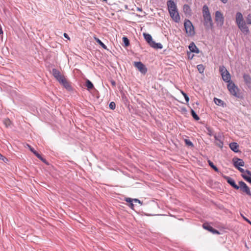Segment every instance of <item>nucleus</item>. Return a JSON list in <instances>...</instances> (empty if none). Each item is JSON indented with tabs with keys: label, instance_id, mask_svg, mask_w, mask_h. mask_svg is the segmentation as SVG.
Masks as SVG:
<instances>
[{
	"label": "nucleus",
	"instance_id": "obj_43",
	"mask_svg": "<svg viewBox=\"0 0 251 251\" xmlns=\"http://www.w3.org/2000/svg\"><path fill=\"white\" fill-rule=\"evenodd\" d=\"M133 201H134L135 202H138L141 204H142V202L139 200L137 199H133Z\"/></svg>",
	"mask_w": 251,
	"mask_h": 251
},
{
	"label": "nucleus",
	"instance_id": "obj_13",
	"mask_svg": "<svg viewBox=\"0 0 251 251\" xmlns=\"http://www.w3.org/2000/svg\"><path fill=\"white\" fill-rule=\"evenodd\" d=\"M223 177L225 178V180L227 181V182L230 184L233 188L236 190L239 189V186L237 185L234 180L232 179V178L230 177L229 176H223Z\"/></svg>",
	"mask_w": 251,
	"mask_h": 251
},
{
	"label": "nucleus",
	"instance_id": "obj_52",
	"mask_svg": "<svg viewBox=\"0 0 251 251\" xmlns=\"http://www.w3.org/2000/svg\"><path fill=\"white\" fill-rule=\"evenodd\" d=\"M133 206H134V204L132 203H132H130V207L131 208H133Z\"/></svg>",
	"mask_w": 251,
	"mask_h": 251
},
{
	"label": "nucleus",
	"instance_id": "obj_11",
	"mask_svg": "<svg viewBox=\"0 0 251 251\" xmlns=\"http://www.w3.org/2000/svg\"><path fill=\"white\" fill-rule=\"evenodd\" d=\"M239 189L241 191L244 193H245L248 196H251V192L250 189L244 182L240 181L239 182Z\"/></svg>",
	"mask_w": 251,
	"mask_h": 251
},
{
	"label": "nucleus",
	"instance_id": "obj_12",
	"mask_svg": "<svg viewBox=\"0 0 251 251\" xmlns=\"http://www.w3.org/2000/svg\"><path fill=\"white\" fill-rule=\"evenodd\" d=\"M215 138V144L216 146L220 148H222L223 147V142L222 141L223 137L220 133L215 134L214 136Z\"/></svg>",
	"mask_w": 251,
	"mask_h": 251
},
{
	"label": "nucleus",
	"instance_id": "obj_41",
	"mask_svg": "<svg viewBox=\"0 0 251 251\" xmlns=\"http://www.w3.org/2000/svg\"><path fill=\"white\" fill-rule=\"evenodd\" d=\"M211 232L214 234H220V232H219L218 230H217L213 228V229L211 230Z\"/></svg>",
	"mask_w": 251,
	"mask_h": 251
},
{
	"label": "nucleus",
	"instance_id": "obj_38",
	"mask_svg": "<svg viewBox=\"0 0 251 251\" xmlns=\"http://www.w3.org/2000/svg\"><path fill=\"white\" fill-rule=\"evenodd\" d=\"M109 108L111 109H112V110H114V109H115V107H116V104H115V103L114 102H111L109 104Z\"/></svg>",
	"mask_w": 251,
	"mask_h": 251
},
{
	"label": "nucleus",
	"instance_id": "obj_15",
	"mask_svg": "<svg viewBox=\"0 0 251 251\" xmlns=\"http://www.w3.org/2000/svg\"><path fill=\"white\" fill-rule=\"evenodd\" d=\"M204 19V25L207 29H211L213 26V23L212 22L211 17L203 18Z\"/></svg>",
	"mask_w": 251,
	"mask_h": 251
},
{
	"label": "nucleus",
	"instance_id": "obj_10",
	"mask_svg": "<svg viewBox=\"0 0 251 251\" xmlns=\"http://www.w3.org/2000/svg\"><path fill=\"white\" fill-rule=\"evenodd\" d=\"M215 21L218 25L222 26L224 23V17L223 14L220 11L215 12Z\"/></svg>",
	"mask_w": 251,
	"mask_h": 251
},
{
	"label": "nucleus",
	"instance_id": "obj_35",
	"mask_svg": "<svg viewBox=\"0 0 251 251\" xmlns=\"http://www.w3.org/2000/svg\"><path fill=\"white\" fill-rule=\"evenodd\" d=\"M3 123L7 127L10 125L11 121L9 119H5L3 121Z\"/></svg>",
	"mask_w": 251,
	"mask_h": 251
},
{
	"label": "nucleus",
	"instance_id": "obj_16",
	"mask_svg": "<svg viewBox=\"0 0 251 251\" xmlns=\"http://www.w3.org/2000/svg\"><path fill=\"white\" fill-rule=\"evenodd\" d=\"M243 79L245 83L249 88H251V77L248 74H244L243 75Z\"/></svg>",
	"mask_w": 251,
	"mask_h": 251
},
{
	"label": "nucleus",
	"instance_id": "obj_28",
	"mask_svg": "<svg viewBox=\"0 0 251 251\" xmlns=\"http://www.w3.org/2000/svg\"><path fill=\"white\" fill-rule=\"evenodd\" d=\"M202 226L204 229H207L210 232L211 230L213 229V227L207 223L203 224Z\"/></svg>",
	"mask_w": 251,
	"mask_h": 251
},
{
	"label": "nucleus",
	"instance_id": "obj_30",
	"mask_svg": "<svg viewBox=\"0 0 251 251\" xmlns=\"http://www.w3.org/2000/svg\"><path fill=\"white\" fill-rule=\"evenodd\" d=\"M34 154L39 159H40L41 160H42L44 162H46V160L44 159L41 155L38 153L36 151H34L33 152Z\"/></svg>",
	"mask_w": 251,
	"mask_h": 251
},
{
	"label": "nucleus",
	"instance_id": "obj_14",
	"mask_svg": "<svg viewBox=\"0 0 251 251\" xmlns=\"http://www.w3.org/2000/svg\"><path fill=\"white\" fill-rule=\"evenodd\" d=\"M232 161L234 166L237 169L240 167V166L243 167L245 165L244 161L241 159L234 157Z\"/></svg>",
	"mask_w": 251,
	"mask_h": 251
},
{
	"label": "nucleus",
	"instance_id": "obj_45",
	"mask_svg": "<svg viewBox=\"0 0 251 251\" xmlns=\"http://www.w3.org/2000/svg\"><path fill=\"white\" fill-rule=\"evenodd\" d=\"M64 36L66 38H67V39H69V40L70 39V38H69V37L67 33H64Z\"/></svg>",
	"mask_w": 251,
	"mask_h": 251
},
{
	"label": "nucleus",
	"instance_id": "obj_36",
	"mask_svg": "<svg viewBox=\"0 0 251 251\" xmlns=\"http://www.w3.org/2000/svg\"><path fill=\"white\" fill-rule=\"evenodd\" d=\"M181 94L183 95V96H184L185 99V100L187 102H188L189 100V97L187 96V95L184 93V92L183 91H181Z\"/></svg>",
	"mask_w": 251,
	"mask_h": 251
},
{
	"label": "nucleus",
	"instance_id": "obj_20",
	"mask_svg": "<svg viewBox=\"0 0 251 251\" xmlns=\"http://www.w3.org/2000/svg\"><path fill=\"white\" fill-rule=\"evenodd\" d=\"M183 11L186 14L190 15L191 14V9L189 5L184 4L183 6Z\"/></svg>",
	"mask_w": 251,
	"mask_h": 251
},
{
	"label": "nucleus",
	"instance_id": "obj_24",
	"mask_svg": "<svg viewBox=\"0 0 251 251\" xmlns=\"http://www.w3.org/2000/svg\"><path fill=\"white\" fill-rule=\"evenodd\" d=\"M237 169L242 173V174H245V173H246L248 175L251 176V172L249 170H246V171L243 169V168L239 167L237 168Z\"/></svg>",
	"mask_w": 251,
	"mask_h": 251
},
{
	"label": "nucleus",
	"instance_id": "obj_3",
	"mask_svg": "<svg viewBox=\"0 0 251 251\" xmlns=\"http://www.w3.org/2000/svg\"><path fill=\"white\" fill-rule=\"evenodd\" d=\"M144 38L148 42V43L153 48L161 49L163 46L160 43H156L154 41L152 40L151 36L148 33L143 34Z\"/></svg>",
	"mask_w": 251,
	"mask_h": 251
},
{
	"label": "nucleus",
	"instance_id": "obj_2",
	"mask_svg": "<svg viewBox=\"0 0 251 251\" xmlns=\"http://www.w3.org/2000/svg\"><path fill=\"white\" fill-rule=\"evenodd\" d=\"M168 9L171 18L176 22L180 21V16L177 10L176 5L175 2L169 0L167 2Z\"/></svg>",
	"mask_w": 251,
	"mask_h": 251
},
{
	"label": "nucleus",
	"instance_id": "obj_37",
	"mask_svg": "<svg viewBox=\"0 0 251 251\" xmlns=\"http://www.w3.org/2000/svg\"><path fill=\"white\" fill-rule=\"evenodd\" d=\"M0 159L2 160L4 163H7V162L8 161V159L6 158L5 156H3L0 153Z\"/></svg>",
	"mask_w": 251,
	"mask_h": 251
},
{
	"label": "nucleus",
	"instance_id": "obj_19",
	"mask_svg": "<svg viewBox=\"0 0 251 251\" xmlns=\"http://www.w3.org/2000/svg\"><path fill=\"white\" fill-rule=\"evenodd\" d=\"M189 49L191 52H195L197 53H199L200 52L199 49L197 47V46L193 42H192L190 44V45L189 46Z\"/></svg>",
	"mask_w": 251,
	"mask_h": 251
},
{
	"label": "nucleus",
	"instance_id": "obj_39",
	"mask_svg": "<svg viewBox=\"0 0 251 251\" xmlns=\"http://www.w3.org/2000/svg\"><path fill=\"white\" fill-rule=\"evenodd\" d=\"M125 201L129 203H132L133 201V199L130 198H126L125 199Z\"/></svg>",
	"mask_w": 251,
	"mask_h": 251
},
{
	"label": "nucleus",
	"instance_id": "obj_21",
	"mask_svg": "<svg viewBox=\"0 0 251 251\" xmlns=\"http://www.w3.org/2000/svg\"><path fill=\"white\" fill-rule=\"evenodd\" d=\"M61 84H62L68 90H72V87L66 79H65V80H64Z\"/></svg>",
	"mask_w": 251,
	"mask_h": 251
},
{
	"label": "nucleus",
	"instance_id": "obj_47",
	"mask_svg": "<svg viewBox=\"0 0 251 251\" xmlns=\"http://www.w3.org/2000/svg\"><path fill=\"white\" fill-rule=\"evenodd\" d=\"M224 3H226L227 2L228 0H220Z\"/></svg>",
	"mask_w": 251,
	"mask_h": 251
},
{
	"label": "nucleus",
	"instance_id": "obj_7",
	"mask_svg": "<svg viewBox=\"0 0 251 251\" xmlns=\"http://www.w3.org/2000/svg\"><path fill=\"white\" fill-rule=\"evenodd\" d=\"M52 74L60 84H61L66 79L64 76L61 74L60 71L55 68L52 69Z\"/></svg>",
	"mask_w": 251,
	"mask_h": 251
},
{
	"label": "nucleus",
	"instance_id": "obj_48",
	"mask_svg": "<svg viewBox=\"0 0 251 251\" xmlns=\"http://www.w3.org/2000/svg\"><path fill=\"white\" fill-rule=\"evenodd\" d=\"M137 11H142V9L141 8H140V7H137Z\"/></svg>",
	"mask_w": 251,
	"mask_h": 251
},
{
	"label": "nucleus",
	"instance_id": "obj_53",
	"mask_svg": "<svg viewBox=\"0 0 251 251\" xmlns=\"http://www.w3.org/2000/svg\"><path fill=\"white\" fill-rule=\"evenodd\" d=\"M241 216L243 217V218L246 220V219H247V218H246L245 216H244L242 214H241Z\"/></svg>",
	"mask_w": 251,
	"mask_h": 251
},
{
	"label": "nucleus",
	"instance_id": "obj_17",
	"mask_svg": "<svg viewBox=\"0 0 251 251\" xmlns=\"http://www.w3.org/2000/svg\"><path fill=\"white\" fill-rule=\"evenodd\" d=\"M229 148L230 149L235 152H238L240 151L239 150V146L236 142H232L229 144Z\"/></svg>",
	"mask_w": 251,
	"mask_h": 251
},
{
	"label": "nucleus",
	"instance_id": "obj_5",
	"mask_svg": "<svg viewBox=\"0 0 251 251\" xmlns=\"http://www.w3.org/2000/svg\"><path fill=\"white\" fill-rule=\"evenodd\" d=\"M186 32L189 35H193L195 33L194 27L191 21L189 20H185L184 23Z\"/></svg>",
	"mask_w": 251,
	"mask_h": 251
},
{
	"label": "nucleus",
	"instance_id": "obj_33",
	"mask_svg": "<svg viewBox=\"0 0 251 251\" xmlns=\"http://www.w3.org/2000/svg\"><path fill=\"white\" fill-rule=\"evenodd\" d=\"M184 142H185V144L187 146H190V147H194V145H193V143L191 141H190L189 140L186 139L184 140Z\"/></svg>",
	"mask_w": 251,
	"mask_h": 251
},
{
	"label": "nucleus",
	"instance_id": "obj_44",
	"mask_svg": "<svg viewBox=\"0 0 251 251\" xmlns=\"http://www.w3.org/2000/svg\"><path fill=\"white\" fill-rule=\"evenodd\" d=\"M110 82L112 85L113 87H115L116 86V82L114 80H110Z\"/></svg>",
	"mask_w": 251,
	"mask_h": 251
},
{
	"label": "nucleus",
	"instance_id": "obj_26",
	"mask_svg": "<svg viewBox=\"0 0 251 251\" xmlns=\"http://www.w3.org/2000/svg\"><path fill=\"white\" fill-rule=\"evenodd\" d=\"M191 114L193 118L196 121H198L200 119L199 117L197 115L195 111L192 109L191 110Z\"/></svg>",
	"mask_w": 251,
	"mask_h": 251
},
{
	"label": "nucleus",
	"instance_id": "obj_23",
	"mask_svg": "<svg viewBox=\"0 0 251 251\" xmlns=\"http://www.w3.org/2000/svg\"><path fill=\"white\" fill-rule=\"evenodd\" d=\"M95 40L102 48L107 50V47L99 38L95 37Z\"/></svg>",
	"mask_w": 251,
	"mask_h": 251
},
{
	"label": "nucleus",
	"instance_id": "obj_1",
	"mask_svg": "<svg viewBox=\"0 0 251 251\" xmlns=\"http://www.w3.org/2000/svg\"><path fill=\"white\" fill-rule=\"evenodd\" d=\"M235 20L236 23L241 31L245 34H249L250 32L249 27L247 26V24L244 20L243 15L241 12H238L236 13Z\"/></svg>",
	"mask_w": 251,
	"mask_h": 251
},
{
	"label": "nucleus",
	"instance_id": "obj_31",
	"mask_svg": "<svg viewBox=\"0 0 251 251\" xmlns=\"http://www.w3.org/2000/svg\"><path fill=\"white\" fill-rule=\"evenodd\" d=\"M122 39L126 47H127L129 45V41L127 37H123Z\"/></svg>",
	"mask_w": 251,
	"mask_h": 251
},
{
	"label": "nucleus",
	"instance_id": "obj_4",
	"mask_svg": "<svg viewBox=\"0 0 251 251\" xmlns=\"http://www.w3.org/2000/svg\"><path fill=\"white\" fill-rule=\"evenodd\" d=\"M223 80L226 82H230V75L224 66H220L219 68Z\"/></svg>",
	"mask_w": 251,
	"mask_h": 251
},
{
	"label": "nucleus",
	"instance_id": "obj_22",
	"mask_svg": "<svg viewBox=\"0 0 251 251\" xmlns=\"http://www.w3.org/2000/svg\"><path fill=\"white\" fill-rule=\"evenodd\" d=\"M86 86L87 87L88 90H91L94 88L93 83L88 79L86 81Z\"/></svg>",
	"mask_w": 251,
	"mask_h": 251
},
{
	"label": "nucleus",
	"instance_id": "obj_8",
	"mask_svg": "<svg viewBox=\"0 0 251 251\" xmlns=\"http://www.w3.org/2000/svg\"><path fill=\"white\" fill-rule=\"evenodd\" d=\"M52 74L60 84H61L66 79L64 76L61 74L60 71L55 68L52 69Z\"/></svg>",
	"mask_w": 251,
	"mask_h": 251
},
{
	"label": "nucleus",
	"instance_id": "obj_29",
	"mask_svg": "<svg viewBox=\"0 0 251 251\" xmlns=\"http://www.w3.org/2000/svg\"><path fill=\"white\" fill-rule=\"evenodd\" d=\"M197 69L200 73L202 74L203 73L204 70V67L203 65L200 64L197 66Z\"/></svg>",
	"mask_w": 251,
	"mask_h": 251
},
{
	"label": "nucleus",
	"instance_id": "obj_54",
	"mask_svg": "<svg viewBox=\"0 0 251 251\" xmlns=\"http://www.w3.org/2000/svg\"><path fill=\"white\" fill-rule=\"evenodd\" d=\"M103 0V1H107V0Z\"/></svg>",
	"mask_w": 251,
	"mask_h": 251
},
{
	"label": "nucleus",
	"instance_id": "obj_50",
	"mask_svg": "<svg viewBox=\"0 0 251 251\" xmlns=\"http://www.w3.org/2000/svg\"><path fill=\"white\" fill-rule=\"evenodd\" d=\"M245 221L251 225V222L248 219H246Z\"/></svg>",
	"mask_w": 251,
	"mask_h": 251
},
{
	"label": "nucleus",
	"instance_id": "obj_40",
	"mask_svg": "<svg viewBox=\"0 0 251 251\" xmlns=\"http://www.w3.org/2000/svg\"><path fill=\"white\" fill-rule=\"evenodd\" d=\"M188 57L190 59H192L194 56V54H192L191 52H187Z\"/></svg>",
	"mask_w": 251,
	"mask_h": 251
},
{
	"label": "nucleus",
	"instance_id": "obj_51",
	"mask_svg": "<svg viewBox=\"0 0 251 251\" xmlns=\"http://www.w3.org/2000/svg\"><path fill=\"white\" fill-rule=\"evenodd\" d=\"M245 221L251 225V222L248 219H246Z\"/></svg>",
	"mask_w": 251,
	"mask_h": 251
},
{
	"label": "nucleus",
	"instance_id": "obj_46",
	"mask_svg": "<svg viewBox=\"0 0 251 251\" xmlns=\"http://www.w3.org/2000/svg\"><path fill=\"white\" fill-rule=\"evenodd\" d=\"M0 34H3V31L1 26H0Z\"/></svg>",
	"mask_w": 251,
	"mask_h": 251
},
{
	"label": "nucleus",
	"instance_id": "obj_9",
	"mask_svg": "<svg viewBox=\"0 0 251 251\" xmlns=\"http://www.w3.org/2000/svg\"><path fill=\"white\" fill-rule=\"evenodd\" d=\"M133 65L142 74L145 75L147 72V68L141 62H134Z\"/></svg>",
	"mask_w": 251,
	"mask_h": 251
},
{
	"label": "nucleus",
	"instance_id": "obj_49",
	"mask_svg": "<svg viewBox=\"0 0 251 251\" xmlns=\"http://www.w3.org/2000/svg\"><path fill=\"white\" fill-rule=\"evenodd\" d=\"M245 221L251 225V222L248 219H246Z\"/></svg>",
	"mask_w": 251,
	"mask_h": 251
},
{
	"label": "nucleus",
	"instance_id": "obj_34",
	"mask_svg": "<svg viewBox=\"0 0 251 251\" xmlns=\"http://www.w3.org/2000/svg\"><path fill=\"white\" fill-rule=\"evenodd\" d=\"M246 24L251 25V14H249L246 17Z\"/></svg>",
	"mask_w": 251,
	"mask_h": 251
},
{
	"label": "nucleus",
	"instance_id": "obj_18",
	"mask_svg": "<svg viewBox=\"0 0 251 251\" xmlns=\"http://www.w3.org/2000/svg\"><path fill=\"white\" fill-rule=\"evenodd\" d=\"M202 15L203 18L211 17L210 13L208 7L207 5H204L202 8Z\"/></svg>",
	"mask_w": 251,
	"mask_h": 251
},
{
	"label": "nucleus",
	"instance_id": "obj_6",
	"mask_svg": "<svg viewBox=\"0 0 251 251\" xmlns=\"http://www.w3.org/2000/svg\"><path fill=\"white\" fill-rule=\"evenodd\" d=\"M227 89L228 91L230 92V94L233 96L239 98V95L238 93L239 91L238 88L235 85L234 83L229 82L227 84Z\"/></svg>",
	"mask_w": 251,
	"mask_h": 251
},
{
	"label": "nucleus",
	"instance_id": "obj_27",
	"mask_svg": "<svg viewBox=\"0 0 251 251\" xmlns=\"http://www.w3.org/2000/svg\"><path fill=\"white\" fill-rule=\"evenodd\" d=\"M208 164H209V165L213 169L215 170V171H216V172H219V169H218V168L215 166L213 163L210 160H208Z\"/></svg>",
	"mask_w": 251,
	"mask_h": 251
},
{
	"label": "nucleus",
	"instance_id": "obj_32",
	"mask_svg": "<svg viewBox=\"0 0 251 251\" xmlns=\"http://www.w3.org/2000/svg\"><path fill=\"white\" fill-rule=\"evenodd\" d=\"M242 176L244 178L245 180H246L247 181L249 182V183H251V176H249L246 175L245 174H242Z\"/></svg>",
	"mask_w": 251,
	"mask_h": 251
},
{
	"label": "nucleus",
	"instance_id": "obj_25",
	"mask_svg": "<svg viewBox=\"0 0 251 251\" xmlns=\"http://www.w3.org/2000/svg\"><path fill=\"white\" fill-rule=\"evenodd\" d=\"M214 101L218 105H223L224 103L223 100L216 98L214 99Z\"/></svg>",
	"mask_w": 251,
	"mask_h": 251
},
{
	"label": "nucleus",
	"instance_id": "obj_42",
	"mask_svg": "<svg viewBox=\"0 0 251 251\" xmlns=\"http://www.w3.org/2000/svg\"><path fill=\"white\" fill-rule=\"evenodd\" d=\"M27 146L28 147V149L30 150V151L32 152H34V151H35V150L34 149V148H33L31 146L29 145H27Z\"/></svg>",
	"mask_w": 251,
	"mask_h": 251
}]
</instances>
